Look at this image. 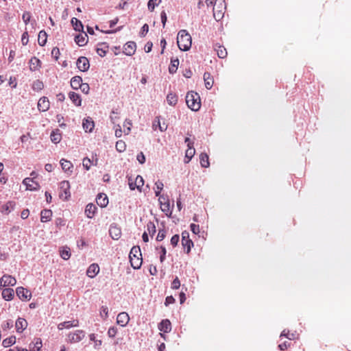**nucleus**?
Listing matches in <instances>:
<instances>
[{
  "instance_id": "338daca9",
  "label": "nucleus",
  "mask_w": 351,
  "mask_h": 351,
  "mask_svg": "<svg viewBox=\"0 0 351 351\" xmlns=\"http://www.w3.org/2000/svg\"><path fill=\"white\" fill-rule=\"evenodd\" d=\"M79 88L85 94H88L90 90L89 85L87 83H82Z\"/></svg>"
},
{
  "instance_id": "603ef678",
  "label": "nucleus",
  "mask_w": 351,
  "mask_h": 351,
  "mask_svg": "<svg viewBox=\"0 0 351 351\" xmlns=\"http://www.w3.org/2000/svg\"><path fill=\"white\" fill-rule=\"evenodd\" d=\"M60 256L64 260H68L71 256L69 248L64 247L60 251Z\"/></svg>"
},
{
  "instance_id": "864d4df0",
  "label": "nucleus",
  "mask_w": 351,
  "mask_h": 351,
  "mask_svg": "<svg viewBox=\"0 0 351 351\" xmlns=\"http://www.w3.org/2000/svg\"><path fill=\"white\" fill-rule=\"evenodd\" d=\"M285 337L290 340L294 339L295 338L294 333H290L289 330H284L281 334L280 337Z\"/></svg>"
},
{
  "instance_id": "8fccbe9b",
  "label": "nucleus",
  "mask_w": 351,
  "mask_h": 351,
  "mask_svg": "<svg viewBox=\"0 0 351 351\" xmlns=\"http://www.w3.org/2000/svg\"><path fill=\"white\" fill-rule=\"evenodd\" d=\"M143 184L144 180L143 177L141 176H137L134 181V185L136 186V189L141 191Z\"/></svg>"
},
{
  "instance_id": "c85d7f7f",
  "label": "nucleus",
  "mask_w": 351,
  "mask_h": 351,
  "mask_svg": "<svg viewBox=\"0 0 351 351\" xmlns=\"http://www.w3.org/2000/svg\"><path fill=\"white\" fill-rule=\"evenodd\" d=\"M52 216V211L49 209H44L40 213V221L42 222H47L51 220Z\"/></svg>"
},
{
  "instance_id": "69168bd1",
  "label": "nucleus",
  "mask_w": 351,
  "mask_h": 351,
  "mask_svg": "<svg viewBox=\"0 0 351 351\" xmlns=\"http://www.w3.org/2000/svg\"><path fill=\"white\" fill-rule=\"evenodd\" d=\"M179 240H180L179 235L178 234H175L171 239V244L173 247H176L178 245V243L179 242Z\"/></svg>"
},
{
  "instance_id": "4468645a",
  "label": "nucleus",
  "mask_w": 351,
  "mask_h": 351,
  "mask_svg": "<svg viewBox=\"0 0 351 351\" xmlns=\"http://www.w3.org/2000/svg\"><path fill=\"white\" fill-rule=\"evenodd\" d=\"M129 315L125 312L119 313L117 317V323L121 326H125L129 322Z\"/></svg>"
},
{
  "instance_id": "e433bc0d",
  "label": "nucleus",
  "mask_w": 351,
  "mask_h": 351,
  "mask_svg": "<svg viewBox=\"0 0 351 351\" xmlns=\"http://www.w3.org/2000/svg\"><path fill=\"white\" fill-rule=\"evenodd\" d=\"M47 39V34L45 30H41L38 34V43L40 46L45 45Z\"/></svg>"
},
{
  "instance_id": "6ab92c4d",
  "label": "nucleus",
  "mask_w": 351,
  "mask_h": 351,
  "mask_svg": "<svg viewBox=\"0 0 351 351\" xmlns=\"http://www.w3.org/2000/svg\"><path fill=\"white\" fill-rule=\"evenodd\" d=\"M99 271V267L97 264H91L87 269L86 274L88 277L94 278Z\"/></svg>"
},
{
  "instance_id": "5701e85b",
  "label": "nucleus",
  "mask_w": 351,
  "mask_h": 351,
  "mask_svg": "<svg viewBox=\"0 0 351 351\" xmlns=\"http://www.w3.org/2000/svg\"><path fill=\"white\" fill-rule=\"evenodd\" d=\"M195 153V149L193 146V143H189L188 149L186 151L184 162L188 163L193 157Z\"/></svg>"
},
{
  "instance_id": "c9c22d12",
  "label": "nucleus",
  "mask_w": 351,
  "mask_h": 351,
  "mask_svg": "<svg viewBox=\"0 0 351 351\" xmlns=\"http://www.w3.org/2000/svg\"><path fill=\"white\" fill-rule=\"evenodd\" d=\"M71 22L75 31L83 32L84 26L80 20L73 17L71 19Z\"/></svg>"
},
{
  "instance_id": "c03bdc74",
  "label": "nucleus",
  "mask_w": 351,
  "mask_h": 351,
  "mask_svg": "<svg viewBox=\"0 0 351 351\" xmlns=\"http://www.w3.org/2000/svg\"><path fill=\"white\" fill-rule=\"evenodd\" d=\"M16 342V337L14 336H10L8 338H6L3 340L2 345L5 348L10 347L14 345Z\"/></svg>"
},
{
  "instance_id": "423d86ee",
  "label": "nucleus",
  "mask_w": 351,
  "mask_h": 351,
  "mask_svg": "<svg viewBox=\"0 0 351 351\" xmlns=\"http://www.w3.org/2000/svg\"><path fill=\"white\" fill-rule=\"evenodd\" d=\"M78 69L82 72L87 71L90 67L89 60L84 56H80L76 62Z\"/></svg>"
},
{
  "instance_id": "37998d69",
  "label": "nucleus",
  "mask_w": 351,
  "mask_h": 351,
  "mask_svg": "<svg viewBox=\"0 0 351 351\" xmlns=\"http://www.w3.org/2000/svg\"><path fill=\"white\" fill-rule=\"evenodd\" d=\"M60 165H61L62 169L64 171H71V169L73 168V165L70 161L66 160L65 159H62L60 160Z\"/></svg>"
},
{
  "instance_id": "4be33fe9",
  "label": "nucleus",
  "mask_w": 351,
  "mask_h": 351,
  "mask_svg": "<svg viewBox=\"0 0 351 351\" xmlns=\"http://www.w3.org/2000/svg\"><path fill=\"white\" fill-rule=\"evenodd\" d=\"M88 36L86 33L84 34H77L75 36V42L80 46L83 47L88 43Z\"/></svg>"
},
{
  "instance_id": "4d7b16f0",
  "label": "nucleus",
  "mask_w": 351,
  "mask_h": 351,
  "mask_svg": "<svg viewBox=\"0 0 351 351\" xmlns=\"http://www.w3.org/2000/svg\"><path fill=\"white\" fill-rule=\"evenodd\" d=\"M22 19L25 25H27L31 19V14L29 12L25 11L22 15Z\"/></svg>"
},
{
  "instance_id": "f8f14e48",
  "label": "nucleus",
  "mask_w": 351,
  "mask_h": 351,
  "mask_svg": "<svg viewBox=\"0 0 351 351\" xmlns=\"http://www.w3.org/2000/svg\"><path fill=\"white\" fill-rule=\"evenodd\" d=\"M84 336L85 332L84 330H77L73 333H70L69 338L71 342H79L84 337Z\"/></svg>"
},
{
  "instance_id": "1a4fd4ad",
  "label": "nucleus",
  "mask_w": 351,
  "mask_h": 351,
  "mask_svg": "<svg viewBox=\"0 0 351 351\" xmlns=\"http://www.w3.org/2000/svg\"><path fill=\"white\" fill-rule=\"evenodd\" d=\"M136 45L133 41L126 43L123 46V53L128 56H132L136 51Z\"/></svg>"
},
{
  "instance_id": "a878e982",
  "label": "nucleus",
  "mask_w": 351,
  "mask_h": 351,
  "mask_svg": "<svg viewBox=\"0 0 351 351\" xmlns=\"http://www.w3.org/2000/svg\"><path fill=\"white\" fill-rule=\"evenodd\" d=\"M82 126L86 132H91L95 127V124L91 119L87 118L83 120Z\"/></svg>"
},
{
  "instance_id": "f3484780",
  "label": "nucleus",
  "mask_w": 351,
  "mask_h": 351,
  "mask_svg": "<svg viewBox=\"0 0 351 351\" xmlns=\"http://www.w3.org/2000/svg\"><path fill=\"white\" fill-rule=\"evenodd\" d=\"M79 322L77 319H74L72 321H66L62 322L58 325V328L59 330H63L64 328H70L71 327L78 326Z\"/></svg>"
},
{
  "instance_id": "c756f323",
  "label": "nucleus",
  "mask_w": 351,
  "mask_h": 351,
  "mask_svg": "<svg viewBox=\"0 0 351 351\" xmlns=\"http://www.w3.org/2000/svg\"><path fill=\"white\" fill-rule=\"evenodd\" d=\"M108 46L106 43H102L98 45L97 53L101 57H104L108 51Z\"/></svg>"
},
{
  "instance_id": "de8ad7c7",
  "label": "nucleus",
  "mask_w": 351,
  "mask_h": 351,
  "mask_svg": "<svg viewBox=\"0 0 351 351\" xmlns=\"http://www.w3.org/2000/svg\"><path fill=\"white\" fill-rule=\"evenodd\" d=\"M89 339L91 341L95 343L94 348L95 349H99L102 344L101 340L96 339L95 335L94 333L89 335Z\"/></svg>"
},
{
  "instance_id": "20e7f679",
  "label": "nucleus",
  "mask_w": 351,
  "mask_h": 351,
  "mask_svg": "<svg viewBox=\"0 0 351 351\" xmlns=\"http://www.w3.org/2000/svg\"><path fill=\"white\" fill-rule=\"evenodd\" d=\"M213 16L217 21L223 19L226 9L225 0H216L213 4Z\"/></svg>"
},
{
  "instance_id": "a18cd8bd",
  "label": "nucleus",
  "mask_w": 351,
  "mask_h": 351,
  "mask_svg": "<svg viewBox=\"0 0 351 351\" xmlns=\"http://www.w3.org/2000/svg\"><path fill=\"white\" fill-rule=\"evenodd\" d=\"M44 88V84L42 81L36 80L32 84V89L36 91H40Z\"/></svg>"
},
{
  "instance_id": "7ed1b4c3",
  "label": "nucleus",
  "mask_w": 351,
  "mask_h": 351,
  "mask_svg": "<svg viewBox=\"0 0 351 351\" xmlns=\"http://www.w3.org/2000/svg\"><path fill=\"white\" fill-rule=\"evenodd\" d=\"M186 103L191 110L197 111L201 107L200 97L194 91L189 92L186 96Z\"/></svg>"
},
{
  "instance_id": "09e8293b",
  "label": "nucleus",
  "mask_w": 351,
  "mask_h": 351,
  "mask_svg": "<svg viewBox=\"0 0 351 351\" xmlns=\"http://www.w3.org/2000/svg\"><path fill=\"white\" fill-rule=\"evenodd\" d=\"M115 147L117 151L121 153L125 150L126 145L124 141L120 140L116 143Z\"/></svg>"
},
{
  "instance_id": "0eeeda50",
  "label": "nucleus",
  "mask_w": 351,
  "mask_h": 351,
  "mask_svg": "<svg viewBox=\"0 0 351 351\" xmlns=\"http://www.w3.org/2000/svg\"><path fill=\"white\" fill-rule=\"evenodd\" d=\"M16 293L21 300H29L32 297L30 291L23 288V287H17L16 289Z\"/></svg>"
},
{
  "instance_id": "2eb2a0df",
  "label": "nucleus",
  "mask_w": 351,
  "mask_h": 351,
  "mask_svg": "<svg viewBox=\"0 0 351 351\" xmlns=\"http://www.w3.org/2000/svg\"><path fill=\"white\" fill-rule=\"evenodd\" d=\"M159 330L168 333L171 330V324L170 321L167 319H162L158 325Z\"/></svg>"
},
{
  "instance_id": "9b49d317",
  "label": "nucleus",
  "mask_w": 351,
  "mask_h": 351,
  "mask_svg": "<svg viewBox=\"0 0 351 351\" xmlns=\"http://www.w3.org/2000/svg\"><path fill=\"white\" fill-rule=\"evenodd\" d=\"M23 184L26 186V189L29 191H36L40 185L38 182L34 181L33 178H26L23 180Z\"/></svg>"
},
{
  "instance_id": "bf43d9fd",
  "label": "nucleus",
  "mask_w": 351,
  "mask_h": 351,
  "mask_svg": "<svg viewBox=\"0 0 351 351\" xmlns=\"http://www.w3.org/2000/svg\"><path fill=\"white\" fill-rule=\"evenodd\" d=\"M165 237H166V231L163 229L159 230L157 237H156V240L158 241H161L165 238Z\"/></svg>"
},
{
  "instance_id": "f03ea898",
  "label": "nucleus",
  "mask_w": 351,
  "mask_h": 351,
  "mask_svg": "<svg viewBox=\"0 0 351 351\" xmlns=\"http://www.w3.org/2000/svg\"><path fill=\"white\" fill-rule=\"evenodd\" d=\"M129 258L131 266L134 269H138L141 267L143 259L139 246H134L132 247L129 254Z\"/></svg>"
},
{
  "instance_id": "dca6fc26",
  "label": "nucleus",
  "mask_w": 351,
  "mask_h": 351,
  "mask_svg": "<svg viewBox=\"0 0 351 351\" xmlns=\"http://www.w3.org/2000/svg\"><path fill=\"white\" fill-rule=\"evenodd\" d=\"M38 108L41 112H45L49 108V101L47 97H41L38 102Z\"/></svg>"
},
{
  "instance_id": "5fc2aeb1",
  "label": "nucleus",
  "mask_w": 351,
  "mask_h": 351,
  "mask_svg": "<svg viewBox=\"0 0 351 351\" xmlns=\"http://www.w3.org/2000/svg\"><path fill=\"white\" fill-rule=\"evenodd\" d=\"M147 230L149 234L154 235L156 232L155 224L152 221L148 222L147 224Z\"/></svg>"
},
{
  "instance_id": "39448f33",
  "label": "nucleus",
  "mask_w": 351,
  "mask_h": 351,
  "mask_svg": "<svg viewBox=\"0 0 351 351\" xmlns=\"http://www.w3.org/2000/svg\"><path fill=\"white\" fill-rule=\"evenodd\" d=\"M60 189L61 191L60 193V197L63 199H68L69 197H70V183L67 180L62 181L60 183Z\"/></svg>"
},
{
  "instance_id": "774afa93",
  "label": "nucleus",
  "mask_w": 351,
  "mask_h": 351,
  "mask_svg": "<svg viewBox=\"0 0 351 351\" xmlns=\"http://www.w3.org/2000/svg\"><path fill=\"white\" fill-rule=\"evenodd\" d=\"M29 40V36L27 32H25L22 34L21 42L23 45H26Z\"/></svg>"
},
{
  "instance_id": "f704fd0d",
  "label": "nucleus",
  "mask_w": 351,
  "mask_h": 351,
  "mask_svg": "<svg viewBox=\"0 0 351 351\" xmlns=\"http://www.w3.org/2000/svg\"><path fill=\"white\" fill-rule=\"evenodd\" d=\"M50 138H51V141L53 143H56V144L58 143L61 141V138H62L61 133H60V130L58 129H57L56 130L52 131V132L51 133V135H50Z\"/></svg>"
},
{
  "instance_id": "6e6d98bb",
  "label": "nucleus",
  "mask_w": 351,
  "mask_h": 351,
  "mask_svg": "<svg viewBox=\"0 0 351 351\" xmlns=\"http://www.w3.org/2000/svg\"><path fill=\"white\" fill-rule=\"evenodd\" d=\"M100 315L106 319L108 317V308L106 306H102L100 308Z\"/></svg>"
},
{
  "instance_id": "58836bf2",
  "label": "nucleus",
  "mask_w": 351,
  "mask_h": 351,
  "mask_svg": "<svg viewBox=\"0 0 351 351\" xmlns=\"http://www.w3.org/2000/svg\"><path fill=\"white\" fill-rule=\"evenodd\" d=\"M97 161H98V159L96 158L95 162L94 160H91L90 158H84L83 159V162H82V165H83V167H84V169L86 170H89L90 168V166L93 165H97Z\"/></svg>"
},
{
  "instance_id": "b1692460",
  "label": "nucleus",
  "mask_w": 351,
  "mask_h": 351,
  "mask_svg": "<svg viewBox=\"0 0 351 351\" xmlns=\"http://www.w3.org/2000/svg\"><path fill=\"white\" fill-rule=\"evenodd\" d=\"M16 329L18 332H22L27 326V321L23 318H18L15 324Z\"/></svg>"
},
{
  "instance_id": "9d476101",
  "label": "nucleus",
  "mask_w": 351,
  "mask_h": 351,
  "mask_svg": "<svg viewBox=\"0 0 351 351\" xmlns=\"http://www.w3.org/2000/svg\"><path fill=\"white\" fill-rule=\"evenodd\" d=\"M1 285L3 287L14 286L16 283V279L10 275H3L0 280Z\"/></svg>"
},
{
  "instance_id": "473e14b6",
  "label": "nucleus",
  "mask_w": 351,
  "mask_h": 351,
  "mask_svg": "<svg viewBox=\"0 0 351 351\" xmlns=\"http://www.w3.org/2000/svg\"><path fill=\"white\" fill-rule=\"evenodd\" d=\"M82 83V79L80 76H75L71 80V86L75 90L78 89Z\"/></svg>"
},
{
  "instance_id": "e2e57ef3",
  "label": "nucleus",
  "mask_w": 351,
  "mask_h": 351,
  "mask_svg": "<svg viewBox=\"0 0 351 351\" xmlns=\"http://www.w3.org/2000/svg\"><path fill=\"white\" fill-rule=\"evenodd\" d=\"M60 50L58 47H53L51 50V56L57 60L59 58Z\"/></svg>"
},
{
  "instance_id": "393cba45",
  "label": "nucleus",
  "mask_w": 351,
  "mask_h": 351,
  "mask_svg": "<svg viewBox=\"0 0 351 351\" xmlns=\"http://www.w3.org/2000/svg\"><path fill=\"white\" fill-rule=\"evenodd\" d=\"M97 210V208L95 204H88L86 206L85 214L88 218L91 219L94 217Z\"/></svg>"
},
{
  "instance_id": "052dcab7",
  "label": "nucleus",
  "mask_w": 351,
  "mask_h": 351,
  "mask_svg": "<svg viewBox=\"0 0 351 351\" xmlns=\"http://www.w3.org/2000/svg\"><path fill=\"white\" fill-rule=\"evenodd\" d=\"M158 197L160 205L169 202V197L166 195H160Z\"/></svg>"
},
{
  "instance_id": "13d9d810",
  "label": "nucleus",
  "mask_w": 351,
  "mask_h": 351,
  "mask_svg": "<svg viewBox=\"0 0 351 351\" xmlns=\"http://www.w3.org/2000/svg\"><path fill=\"white\" fill-rule=\"evenodd\" d=\"M149 31V25L147 24H144L143 27H141V32L139 33V35L141 37H144L147 34Z\"/></svg>"
},
{
  "instance_id": "3c124183",
  "label": "nucleus",
  "mask_w": 351,
  "mask_h": 351,
  "mask_svg": "<svg viewBox=\"0 0 351 351\" xmlns=\"http://www.w3.org/2000/svg\"><path fill=\"white\" fill-rule=\"evenodd\" d=\"M155 186L156 188V190H155V195L157 197V196L160 195V191L162 190L164 184L162 181L158 180L155 183Z\"/></svg>"
},
{
  "instance_id": "f257e3e1",
  "label": "nucleus",
  "mask_w": 351,
  "mask_h": 351,
  "mask_svg": "<svg viewBox=\"0 0 351 351\" xmlns=\"http://www.w3.org/2000/svg\"><path fill=\"white\" fill-rule=\"evenodd\" d=\"M177 44L179 49L186 51L191 47V36L185 29L180 30L178 34Z\"/></svg>"
},
{
  "instance_id": "a19ab883",
  "label": "nucleus",
  "mask_w": 351,
  "mask_h": 351,
  "mask_svg": "<svg viewBox=\"0 0 351 351\" xmlns=\"http://www.w3.org/2000/svg\"><path fill=\"white\" fill-rule=\"evenodd\" d=\"M200 164L202 167H208L210 165L208 156L206 153H202L199 156Z\"/></svg>"
},
{
  "instance_id": "72a5a7b5",
  "label": "nucleus",
  "mask_w": 351,
  "mask_h": 351,
  "mask_svg": "<svg viewBox=\"0 0 351 351\" xmlns=\"http://www.w3.org/2000/svg\"><path fill=\"white\" fill-rule=\"evenodd\" d=\"M152 128L154 130H156L158 128L161 132H163L167 130V126L165 124L162 125L160 121V117H156L153 122Z\"/></svg>"
},
{
  "instance_id": "a211bd4d",
  "label": "nucleus",
  "mask_w": 351,
  "mask_h": 351,
  "mask_svg": "<svg viewBox=\"0 0 351 351\" xmlns=\"http://www.w3.org/2000/svg\"><path fill=\"white\" fill-rule=\"evenodd\" d=\"M97 205L101 208L106 207L108 204V198L104 193H99L96 198Z\"/></svg>"
},
{
  "instance_id": "49530a36",
  "label": "nucleus",
  "mask_w": 351,
  "mask_h": 351,
  "mask_svg": "<svg viewBox=\"0 0 351 351\" xmlns=\"http://www.w3.org/2000/svg\"><path fill=\"white\" fill-rule=\"evenodd\" d=\"M219 58H224L227 56V51L224 47L218 46L215 49Z\"/></svg>"
},
{
  "instance_id": "ea45409f",
  "label": "nucleus",
  "mask_w": 351,
  "mask_h": 351,
  "mask_svg": "<svg viewBox=\"0 0 351 351\" xmlns=\"http://www.w3.org/2000/svg\"><path fill=\"white\" fill-rule=\"evenodd\" d=\"M160 206V208L163 213L168 217H170L172 214V208L170 205V202L162 204Z\"/></svg>"
},
{
  "instance_id": "412c9836",
  "label": "nucleus",
  "mask_w": 351,
  "mask_h": 351,
  "mask_svg": "<svg viewBox=\"0 0 351 351\" xmlns=\"http://www.w3.org/2000/svg\"><path fill=\"white\" fill-rule=\"evenodd\" d=\"M29 69L32 71H38L41 66V61L36 57H32L29 62Z\"/></svg>"
},
{
  "instance_id": "2f4dec72",
  "label": "nucleus",
  "mask_w": 351,
  "mask_h": 351,
  "mask_svg": "<svg viewBox=\"0 0 351 351\" xmlns=\"http://www.w3.org/2000/svg\"><path fill=\"white\" fill-rule=\"evenodd\" d=\"M69 97L75 106H81L82 99H81L79 94H77L75 92H70L69 94Z\"/></svg>"
},
{
  "instance_id": "aec40b11",
  "label": "nucleus",
  "mask_w": 351,
  "mask_h": 351,
  "mask_svg": "<svg viewBox=\"0 0 351 351\" xmlns=\"http://www.w3.org/2000/svg\"><path fill=\"white\" fill-rule=\"evenodd\" d=\"M16 203L13 201H9L1 206V212L3 214L8 215L15 208Z\"/></svg>"
},
{
  "instance_id": "4c0bfd02",
  "label": "nucleus",
  "mask_w": 351,
  "mask_h": 351,
  "mask_svg": "<svg viewBox=\"0 0 351 351\" xmlns=\"http://www.w3.org/2000/svg\"><path fill=\"white\" fill-rule=\"evenodd\" d=\"M179 66V60L178 58L171 59V64L169 66V72L171 74L175 73Z\"/></svg>"
},
{
  "instance_id": "79ce46f5",
  "label": "nucleus",
  "mask_w": 351,
  "mask_h": 351,
  "mask_svg": "<svg viewBox=\"0 0 351 351\" xmlns=\"http://www.w3.org/2000/svg\"><path fill=\"white\" fill-rule=\"evenodd\" d=\"M167 101L170 106H175L178 102V96L172 93H170L167 96Z\"/></svg>"
},
{
  "instance_id": "0e129e2a",
  "label": "nucleus",
  "mask_w": 351,
  "mask_h": 351,
  "mask_svg": "<svg viewBox=\"0 0 351 351\" xmlns=\"http://www.w3.org/2000/svg\"><path fill=\"white\" fill-rule=\"evenodd\" d=\"M180 287V282L178 277L173 280L171 283V289H178Z\"/></svg>"
},
{
  "instance_id": "cd10ccee",
  "label": "nucleus",
  "mask_w": 351,
  "mask_h": 351,
  "mask_svg": "<svg viewBox=\"0 0 351 351\" xmlns=\"http://www.w3.org/2000/svg\"><path fill=\"white\" fill-rule=\"evenodd\" d=\"M42 346V341L40 339L38 338L36 339L35 342H32L29 343V351H41Z\"/></svg>"
},
{
  "instance_id": "bb28decb",
  "label": "nucleus",
  "mask_w": 351,
  "mask_h": 351,
  "mask_svg": "<svg viewBox=\"0 0 351 351\" xmlns=\"http://www.w3.org/2000/svg\"><path fill=\"white\" fill-rule=\"evenodd\" d=\"M204 80L205 83V87L208 90L211 89L213 86L214 80L213 78L211 77L210 73H204Z\"/></svg>"
},
{
  "instance_id": "ddd939ff",
  "label": "nucleus",
  "mask_w": 351,
  "mask_h": 351,
  "mask_svg": "<svg viewBox=\"0 0 351 351\" xmlns=\"http://www.w3.org/2000/svg\"><path fill=\"white\" fill-rule=\"evenodd\" d=\"M109 234L112 239L118 240L121 237V231L116 224H112L109 228Z\"/></svg>"
},
{
  "instance_id": "7c9ffc66",
  "label": "nucleus",
  "mask_w": 351,
  "mask_h": 351,
  "mask_svg": "<svg viewBox=\"0 0 351 351\" xmlns=\"http://www.w3.org/2000/svg\"><path fill=\"white\" fill-rule=\"evenodd\" d=\"M14 295V290L11 288H5L2 291V297L4 300L7 301L12 300Z\"/></svg>"
},
{
  "instance_id": "6e6552de",
  "label": "nucleus",
  "mask_w": 351,
  "mask_h": 351,
  "mask_svg": "<svg viewBox=\"0 0 351 351\" xmlns=\"http://www.w3.org/2000/svg\"><path fill=\"white\" fill-rule=\"evenodd\" d=\"M182 244L184 247H186V253L189 254L191 247L193 246V241L189 239V234L186 231L182 233Z\"/></svg>"
},
{
  "instance_id": "680f3d73",
  "label": "nucleus",
  "mask_w": 351,
  "mask_h": 351,
  "mask_svg": "<svg viewBox=\"0 0 351 351\" xmlns=\"http://www.w3.org/2000/svg\"><path fill=\"white\" fill-rule=\"evenodd\" d=\"M117 333V328L114 326L110 327L108 330V335L110 337H114Z\"/></svg>"
}]
</instances>
